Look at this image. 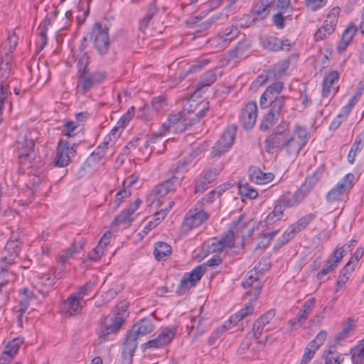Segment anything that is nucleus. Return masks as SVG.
Returning a JSON list of instances; mask_svg holds the SVG:
<instances>
[{
    "label": "nucleus",
    "instance_id": "14",
    "mask_svg": "<svg viewBox=\"0 0 364 364\" xmlns=\"http://www.w3.org/2000/svg\"><path fill=\"white\" fill-rule=\"evenodd\" d=\"M208 218L209 215L204 210L191 209L185 215L182 227L186 231L191 230L200 226Z\"/></svg>",
    "mask_w": 364,
    "mask_h": 364
},
{
    "label": "nucleus",
    "instance_id": "12",
    "mask_svg": "<svg viewBox=\"0 0 364 364\" xmlns=\"http://www.w3.org/2000/svg\"><path fill=\"white\" fill-rule=\"evenodd\" d=\"M35 144L31 139L25 138L23 141H18V156L21 166L31 168L32 167L35 154L33 152Z\"/></svg>",
    "mask_w": 364,
    "mask_h": 364
},
{
    "label": "nucleus",
    "instance_id": "13",
    "mask_svg": "<svg viewBox=\"0 0 364 364\" xmlns=\"http://www.w3.org/2000/svg\"><path fill=\"white\" fill-rule=\"evenodd\" d=\"M205 272V267L204 265L200 264L194 268L187 277L181 280L176 289L177 294L184 295L187 293L201 279Z\"/></svg>",
    "mask_w": 364,
    "mask_h": 364
},
{
    "label": "nucleus",
    "instance_id": "31",
    "mask_svg": "<svg viewBox=\"0 0 364 364\" xmlns=\"http://www.w3.org/2000/svg\"><path fill=\"white\" fill-rule=\"evenodd\" d=\"M222 75V72L218 70H210L205 73L202 80L198 83L196 87V91L201 92L204 87L210 86L218 76Z\"/></svg>",
    "mask_w": 364,
    "mask_h": 364
},
{
    "label": "nucleus",
    "instance_id": "60",
    "mask_svg": "<svg viewBox=\"0 0 364 364\" xmlns=\"http://www.w3.org/2000/svg\"><path fill=\"white\" fill-rule=\"evenodd\" d=\"M94 286H95V282L89 281V282H86L84 285L80 287V288L79 289V291L75 293L74 294H76V296H77V298L80 300H82L83 296L85 294H87V293L88 291H90L91 289H92Z\"/></svg>",
    "mask_w": 364,
    "mask_h": 364
},
{
    "label": "nucleus",
    "instance_id": "55",
    "mask_svg": "<svg viewBox=\"0 0 364 364\" xmlns=\"http://www.w3.org/2000/svg\"><path fill=\"white\" fill-rule=\"evenodd\" d=\"M239 33L237 26H232L225 30L224 35L220 36L219 40L223 42L231 41Z\"/></svg>",
    "mask_w": 364,
    "mask_h": 364
},
{
    "label": "nucleus",
    "instance_id": "15",
    "mask_svg": "<svg viewBox=\"0 0 364 364\" xmlns=\"http://www.w3.org/2000/svg\"><path fill=\"white\" fill-rule=\"evenodd\" d=\"M106 75L102 72L82 73L79 77L77 87H80L82 94L87 92L95 85L100 83Z\"/></svg>",
    "mask_w": 364,
    "mask_h": 364
},
{
    "label": "nucleus",
    "instance_id": "30",
    "mask_svg": "<svg viewBox=\"0 0 364 364\" xmlns=\"http://www.w3.org/2000/svg\"><path fill=\"white\" fill-rule=\"evenodd\" d=\"M20 302H19V312L18 321L21 323V317L23 314L26 311L29 306L30 301L34 299V294L28 288H24L23 291L20 294Z\"/></svg>",
    "mask_w": 364,
    "mask_h": 364
},
{
    "label": "nucleus",
    "instance_id": "9",
    "mask_svg": "<svg viewBox=\"0 0 364 364\" xmlns=\"http://www.w3.org/2000/svg\"><path fill=\"white\" fill-rule=\"evenodd\" d=\"M354 178L353 173L346 174L342 180L328 192L326 197L327 203H333L338 201L343 193L349 192L353 188Z\"/></svg>",
    "mask_w": 364,
    "mask_h": 364
},
{
    "label": "nucleus",
    "instance_id": "11",
    "mask_svg": "<svg viewBox=\"0 0 364 364\" xmlns=\"http://www.w3.org/2000/svg\"><path fill=\"white\" fill-rule=\"evenodd\" d=\"M77 144H70L69 141H60L58 142L56 155L53 163L55 166L65 167L68 166L70 161V155L74 156L75 154V148Z\"/></svg>",
    "mask_w": 364,
    "mask_h": 364
},
{
    "label": "nucleus",
    "instance_id": "16",
    "mask_svg": "<svg viewBox=\"0 0 364 364\" xmlns=\"http://www.w3.org/2000/svg\"><path fill=\"white\" fill-rule=\"evenodd\" d=\"M243 218L244 215H240L236 221H233L231 223V227L228 232L219 240L224 246V248H232L235 246L234 230L237 232H240L242 237L245 236L243 235V229L245 228L246 225L242 223Z\"/></svg>",
    "mask_w": 364,
    "mask_h": 364
},
{
    "label": "nucleus",
    "instance_id": "53",
    "mask_svg": "<svg viewBox=\"0 0 364 364\" xmlns=\"http://www.w3.org/2000/svg\"><path fill=\"white\" fill-rule=\"evenodd\" d=\"M1 272L0 273V293H1L5 287L9 285L11 280L14 279V275L9 273L6 269L1 266Z\"/></svg>",
    "mask_w": 364,
    "mask_h": 364
},
{
    "label": "nucleus",
    "instance_id": "36",
    "mask_svg": "<svg viewBox=\"0 0 364 364\" xmlns=\"http://www.w3.org/2000/svg\"><path fill=\"white\" fill-rule=\"evenodd\" d=\"M279 200L286 208L294 207L303 201L301 196L298 195L296 191L294 193H291L290 191H287Z\"/></svg>",
    "mask_w": 364,
    "mask_h": 364
},
{
    "label": "nucleus",
    "instance_id": "48",
    "mask_svg": "<svg viewBox=\"0 0 364 364\" xmlns=\"http://www.w3.org/2000/svg\"><path fill=\"white\" fill-rule=\"evenodd\" d=\"M285 208L286 207L283 205L282 203H280L279 200H278L277 204L274 206V210L267 215L266 218L267 222L270 223L280 218L281 215H283V212Z\"/></svg>",
    "mask_w": 364,
    "mask_h": 364
},
{
    "label": "nucleus",
    "instance_id": "49",
    "mask_svg": "<svg viewBox=\"0 0 364 364\" xmlns=\"http://www.w3.org/2000/svg\"><path fill=\"white\" fill-rule=\"evenodd\" d=\"M80 124L78 122L69 121L65 123L64 132L65 134L69 137L76 136L80 131Z\"/></svg>",
    "mask_w": 364,
    "mask_h": 364
},
{
    "label": "nucleus",
    "instance_id": "63",
    "mask_svg": "<svg viewBox=\"0 0 364 364\" xmlns=\"http://www.w3.org/2000/svg\"><path fill=\"white\" fill-rule=\"evenodd\" d=\"M354 99H355L354 97H352L348 101V102L342 107L339 114H338V116L342 117V118L344 119L345 120L347 119L348 114H350V112L352 110V108L355 105Z\"/></svg>",
    "mask_w": 364,
    "mask_h": 364
},
{
    "label": "nucleus",
    "instance_id": "27",
    "mask_svg": "<svg viewBox=\"0 0 364 364\" xmlns=\"http://www.w3.org/2000/svg\"><path fill=\"white\" fill-rule=\"evenodd\" d=\"M110 139V136H107L104 141L88 156L87 160L92 166L97 164L105 156Z\"/></svg>",
    "mask_w": 364,
    "mask_h": 364
},
{
    "label": "nucleus",
    "instance_id": "46",
    "mask_svg": "<svg viewBox=\"0 0 364 364\" xmlns=\"http://www.w3.org/2000/svg\"><path fill=\"white\" fill-rule=\"evenodd\" d=\"M326 337L327 332L324 330H321L317 333L316 336L309 343L307 346L316 351L321 346L323 345Z\"/></svg>",
    "mask_w": 364,
    "mask_h": 364
},
{
    "label": "nucleus",
    "instance_id": "45",
    "mask_svg": "<svg viewBox=\"0 0 364 364\" xmlns=\"http://www.w3.org/2000/svg\"><path fill=\"white\" fill-rule=\"evenodd\" d=\"M166 146L164 144H160L159 148H156L154 146H151L148 139L144 141L143 146L140 147L139 150L143 151L144 155H146L149 157L151 152L156 151V153H162L165 151Z\"/></svg>",
    "mask_w": 364,
    "mask_h": 364
},
{
    "label": "nucleus",
    "instance_id": "20",
    "mask_svg": "<svg viewBox=\"0 0 364 364\" xmlns=\"http://www.w3.org/2000/svg\"><path fill=\"white\" fill-rule=\"evenodd\" d=\"M82 310L80 300L76 294H71L60 304V313L64 316H71L79 314Z\"/></svg>",
    "mask_w": 364,
    "mask_h": 364
},
{
    "label": "nucleus",
    "instance_id": "42",
    "mask_svg": "<svg viewBox=\"0 0 364 364\" xmlns=\"http://www.w3.org/2000/svg\"><path fill=\"white\" fill-rule=\"evenodd\" d=\"M134 218L124 209L115 218L112 224L117 226L127 228L131 225Z\"/></svg>",
    "mask_w": 364,
    "mask_h": 364
},
{
    "label": "nucleus",
    "instance_id": "2",
    "mask_svg": "<svg viewBox=\"0 0 364 364\" xmlns=\"http://www.w3.org/2000/svg\"><path fill=\"white\" fill-rule=\"evenodd\" d=\"M196 156L197 151H193L187 158L183 161H179L174 169L173 175L154 188L153 191L159 200L174 190L175 187L180 184L183 178L181 174L186 171V166L193 161Z\"/></svg>",
    "mask_w": 364,
    "mask_h": 364
},
{
    "label": "nucleus",
    "instance_id": "26",
    "mask_svg": "<svg viewBox=\"0 0 364 364\" xmlns=\"http://www.w3.org/2000/svg\"><path fill=\"white\" fill-rule=\"evenodd\" d=\"M283 87V82L279 81L274 82L272 85H269L260 97V105H267L268 102H266V100L267 98H275L279 97L278 95L282 92Z\"/></svg>",
    "mask_w": 364,
    "mask_h": 364
},
{
    "label": "nucleus",
    "instance_id": "40",
    "mask_svg": "<svg viewBox=\"0 0 364 364\" xmlns=\"http://www.w3.org/2000/svg\"><path fill=\"white\" fill-rule=\"evenodd\" d=\"M210 63V60L208 58H203L199 60L195 64L191 65L187 70L181 72L179 74V77L181 80H183L186 77V75L200 71L203 68L206 66Z\"/></svg>",
    "mask_w": 364,
    "mask_h": 364
},
{
    "label": "nucleus",
    "instance_id": "8",
    "mask_svg": "<svg viewBox=\"0 0 364 364\" xmlns=\"http://www.w3.org/2000/svg\"><path fill=\"white\" fill-rule=\"evenodd\" d=\"M237 132V127L230 125L224 131L223 135L213 146L211 154L213 156H219L226 152L232 145Z\"/></svg>",
    "mask_w": 364,
    "mask_h": 364
},
{
    "label": "nucleus",
    "instance_id": "64",
    "mask_svg": "<svg viewBox=\"0 0 364 364\" xmlns=\"http://www.w3.org/2000/svg\"><path fill=\"white\" fill-rule=\"evenodd\" d=\"M364 358V345L358 346L353 350L352 352V360L354 363H358V361L363 360Z\"/></svg>",
    "mask_w": 364,
    "mask_h": 364
},
{
    "label": "nucleus",
    "instance_id": "52",
    "mask_svg": "<svg viewBox=\"0 0 364 364\" xmlns=\"http://www.w3.org/2000/svg\"><path fill=\"white\" fill-rule=\"evenodd\" d=\"M354 320L352 318H348L346 325L343 328V329L335 336V341L336 343H340L341 341H343L346 338H348L349 335V331L351 329Z\"/></svg>",
    "mask_w": 364,
    "mask_h": 364
},
{
    "label": "nucleus",
    "instance_id": "54",
    "mask_svg": "<svg viewBox=\"0 0 364 364\" xmlns=\"http://www.w3.org/2000/svg\"><path fill=\"white\" fill-rule=\"evenodd\" d=\"M336 267L333 265L331 262L328 261L327 264L323 267L316 275V279L320 282V284L324 282L328 279H325V277L330 272L334 271Z\"/></svg>",
    "mask_w": 364,
    "mask_h": 364
},
{
    "label": "nucleus",
    "instance_id": "23",
    "mask_svg": "<svg viewBox=\"0 0 364 364\" xmlns=\"http://www.w3.org/2000/svg\"><path fill=\"white\" fill-rule=\"evenodd\" d=\"M262 46L264 48L274 52L281 50H289L291 46L287 39L282 40L273 36L265 37L262 41Z\"/></svg>",
    "mask_w": 364,
    "mask_h": 364
},
{
    "label": "nucleus",
    "instance_id": "43",
    "mask_svg": "<svg viewBox=\"0 0 364 364\" xmlns=\"http://www.w3.org/2000/svg\"><path fill=\"white\" fill-rule=\"evenodd\" d=\"M14 242H9L6 244L5 247L6 250H10L11 249H13V252H11V254L9 256H4L1 258V262H5L6 264H11L14 262L15 258L17 257L19 251V247L17 245L14 246Z\"/></svg>",
    "mask_w": 364,
    "mask_h": 364
},
{
    "label": "nucleus",
    "instance_id": "22",
    "mask_svg": "<svg viewBox=\"0 0 364 364\" xmlns=\"http://www.w3.org/2000/svg\"><path fill=\"white\" fill-rule=\"evenodd\" d=\"M339 73L332 70L324 77L323 80L322 96L329 97L333 96L338 91V87L336 85L338 80Z\"/></svg>",
    "mask_w": 364,
    "mask_h": 364
},
{
    "label": "nucleus",
    "instance_id": "10",
    "mask_svg": "<svg viewBox=\"0 0 364 364\" xmlns=\"http://www.w3.org/2000/svg\"><path fill=\"white\" fill-rule=\"evenodd\" d=\"M208 102H205V104H203L202 106L199 105L198 111L194 114V116H193V111H191V113H189V115L187 117H185L175 127L172 126L173 128L171 129V132L176 133L186 132L190 129L192 125L198 122L209 111V107L208 106Z\"/></svg>",
    "mask_w": 364,
    "mask_h": 364
},
{
    "label": "nucleus",
    "instance_id": "29",
    "mask_svg": "<svg viewBox=\"0 0 364 364\" xmlns=\"http://www.w3.org/2000/svg\"><path fill=\"white\" fill-rule=\"evenodd\" d=\"M285 100L286 97L284 95H281L275 98H267L266 100V102H268L267 105L265 106L260 105V107L262 109L271 107L269 112L279 117L282 109L285 104Z\"/></svg>",
    "mask_w": 364,
    "mask_h": 364
},
{
    "label": "nucleus",
    "instance_id": "50",
    "mask_svg": "<svg viewBox=\"0 0 364 364\" xmlns=\"http://www.w3.org/2000/svg\"><path fill=\"white\" fill-rule=\"evenodd\" d=\"M340 13L338 7H333L327 16V19L325 21L330 25L328 31H334L335 27L338 23V17Z\"/></svg>",
    "mask_w": 364,
    "mask_h": 364
},
{
    "label": "nucleus",
    "instance_id": "61",
    "mask_svg": "<svg viewBox=\"0 0 364 364\" xmlns=\"http://www.w3.org/2000/svg\"><path fill=\"white\" fill-rule=\"evenodd\" d=\"M357 28L354 26H349L348 28L345 29L343 31L341 41H343L347 43H350L354 35L355 34Z\"/></svg>",
    "mask_w": 364,
    "mask_h": 364
},
{
    "label": "nucleus",
    "instance_id": "28",
    "mask_svg": "<svg viewBox=\"0 0 364 364\" xmlns=\"http://www.w3.org/2000/svg\"><path fill=\"white\" fill-rule=\"evenodd\" d=\"M255 299L250 301L248 303L245 304L244 308L241 309L240 311L232 314L227 321L229 323V325L230 326L231 324L235 326L237 323V322L243 319L245 316L251 314L255 309Z\"/></svg>",
    "mask_w": 364,
    "mask_h": 364
},
{
    "label": "nucleus",
    "instance_id": "6",
    "mask_svg": "<svg viewBox=\"0 0 364 364\" xmlns=\"http://www.w3.org/2000/svg\"><path fill=\"white\" fill-rule=\"evenodd\" d=\"M177 328L176 326L162 328L156 338L148 341L141 346V349L145 350L147 348H159L168 345L174 338Z\"/></svg>",
    "mask_w": 364,
    "mask_h": 364
},
{
    "label": "nucleus",
    "instance_id": "33",
    "mask_svg": "<svg viewBox=\"0 0 364 364\" xmlns=\"http://www.w3.org/2000/svg\"><path fill=\"white\" fill-rule=\"evenodd\" d=\"M277 79V74L274 70L264 71L252 82L250 89L256 90L267 82H273Z\"/></svg>",
    "mask_w": 364,
    "mask_h": 364
},
{
    "label": "nucleus",
    "instance_id": "5",
    "mask_svg": "<svg viewBox=\"0 0 364 364\" xmlns=\"http://www.w3.org/2000/svg\"><path fill=\"white\" fill-rule=\"evenodd\" d=\"M177 328L176 326L162 328L156 338L148 341L141 346V349L145 350L147 348H159L168 345L174 338Z\"/></svg>",
    "mask_w": 364,
    "mask_h": 364
},
{
    "label": "nucleus",
    "instance_id": "19",
    "mask_svg": "<svg viewBox=\"0 0 364 364\" xmlns=\"http://www.w3.org/2000/svg\"><path fill=\"white\" fill-rule=\"evenodd\" d=\"M154 328L151 320L148 318H144L133 325L127 336L130 338H135V342H137L140 336H144L152 332Z\"/></svg>",
    "mask_w": 364,
    "mask_h": 364
},
{
    "label": "nucleus",
    "instance_id": "57",
    "mask_svg": "<svg viewBox=\"0 0 364 364\" xmlns=\"http://www.w3.org/2000/svg\"><path fill=\"white\" fill-rule=\"evenodd\" d=\"M308 316L306 315L301 310L297 314V315L292 319L289 321V324L294 329L299 328L308 318Z\"/></svg>",
    "mask_w": 364,
    "mask_h": 364
},
{
    "label": "nucleus",
    "instance_id": "1",
    "mask_svg": "<svg viewBox=\"0 0 364 364\" xmlns=\"http://www.w3.org/2000/svg\"><path fill=\"white\" fill-rule=\"evenodd\" d=\"M307 141V130L305 127L296 125L291 133L289 123L282 122L265 139L264 150L269 154H273L274 149L284 150L287 155L296 156Z\"/></svg>",
    "mask_w": 364,
    "mask_h": 364
},
{
    "label": "nucleus",
    "instance_id": "21",
    "mask_svg": "<svg viewBox=\"0 0 364 364\" xmlns=\"http://www.w3.org/2000/svg\"><path fill=\"white\" fill-rule=\"evenodd\" d=\"M261 262H259L254 267V270H250L247 272V278L242 282V285L244 288L252 287L255 283L254 294L257 296L261 293V286L259 282L258 273H261L264 270L267 269V264H264L265 267H260Z\"/></svg>",
    "mask_w": 364,
    "mask_h": 364
},
{
    "label": "nucleus",
    "instance_id": "32",
    "mask_svg": "<svg viewBox=\"0 0 364 364\" xmlns=\"http://www.w3.org/2000/svg\"><path fill=\"white\" fill-rule=\"evenodd\" d=\"M23 339L21 337L14 338L6 346L5 350L1 353L2 358H6L7 360H11L14 355H16L20 346L23 343Z\"/></svg>",
    "mask_w": 364,
    "mask_h": 364
},
{
    "label": "nucleus",
    "instance_id": "37",
    "mask_svg": "<svg viewBox=\"0 0 364 364\" xmlns=\"http://www.w3.org/2000/svg\"><path fill=\"white\" fill-rule=\"evenodd\" d=\"M185 118V111L182 112L172 113L169 115L168 119L162 124L161 127L162 130L166 132H171V129L173 127H175L178 123Z\"/></svg>",
    "mask_w": 364,
    "mask_h": 364
},
{
    "label": "nucleus",
    "instance_id": "17",
    "mask_svg": "<svg viewBox=\"0 0 364 364\" xmlns=\"http://www.w3.org/2000/svg\"><path fill=\"white\" fill-rule=\"evenodd\" d=\"M257 117V104L253 101H250L242 108L240 117L244 129H251L256 122Z\"/></svg>",
    "mask_w": 364,
    "mask_h": 364
},
{
    "label": "nucleus",
    "instance_id": "62",
    "mask_svg": "<svg viewBox=\"0 0 364 364\" xmlns=\"http://www.w3.org/2000/svg\"><path fill=\"white\" fill-rule=\"evenodd\" d=\"M344 252V247H341L339 248L336 249L333 253V259H329L328 261L331 262L333 265H335L337 267L338 266V264L341 262L343 257Z\"/></svg>",
    "mask_w": 364,
    "mask_h": 364
},
{
    "label": "nucleus",
    "instance_id": "58",
    "mask_svg": "<svg viewBox=\"0 0 364 364\" xmlns=\"http://www.w3.org/2000/svg\"><path fill=\"white\" fill-rule=\"evenodd\" d=\"M203 319L202 318L198 319L194 318L191 320L192 325L191 328H194L196 326V334L194 336L193 338L201 336L206 331V326L203 325Z\"/></svg>",
    "mask_w": 364,
    "mask_h": 364
},
{
    "label": "nucleus",
    "instance_id": "51",
    "mask_svg": "<svg viewBox=\"0 0 364 364\" xmlns=\"http://www.w3.org/2000/svg\"><path fill=\"white\" fill-rule=\"evenodd\" d=\"M230 327L231 326L229 325V323L228 322H225L223 325L215 329L208 338V345L213 346L215 343V341L218 339L220 337V336Z\"/></svg>",
    "mask_w": 364,
    "mask_h": 364
},
{
    "label": "nucleus",
    "instance_id": "25",
    "mask_svg": "<svg viewBox=\"0 0 364 364\" xmlns=\"http://www.w3.org/2000/svg\"><path fill=\"white\" fill-rule=\"evenodd\" d=\"M138 343L135 342V338H130L127 336L122 350V358L124 363L129 364L132 362L134 352L137 348Z\"/></svg>",
    "mask_w": 364,
    "mask_h": 364
},
{
    "label": "nucleus",
    "instance_id": "44",
    "mask_svg": "<svg viewBox=\"0 0 364 364\" xmlns=\"http://www.w3.org/2000/svg\"><path fill=\"white\" fill-rule=\"evenodd\" d=\"M55 283V276H49V275H43L39 279L38 284L45 286V289H40L43 294L46 295L49 292L51 287Z\"/></svg>",
    "mask_w": 364,
    "mask_h": 364
},
{
    "label": "nucleus",
    "instance_id": "56",
    "mask_svg": "<svg viewBox=\"0 0 364 364\" xmlns=\"http://www.w3.org/2000/svg\"><path fill=\"white\" fill-rule=\"evenodd\" d=\"M78 252L79 250L77 249V246L75 244L72 245L59 256L60 262L62 263V264H64L70 258Z\"/></svg>",
    "mask_w": 364,
    "mask_h": 364
},
{
    "label": "nucleus",
    "instance_id": "47",
    "mask_svg": "<svg viewBox=\"0 0 364 364\" xmlns=\"http://www.w3.org/2000/svg\"><path fill=\"white\" fill-rule=\"evenodd\" d=\"M279 117L275 116L273 113L269 112L264 115L263 117L259 127L262 131H266L269 128H270L278 120Z\"/></svg>",
    "mask_w": 364,
    "mask_h": 364
},
{
    "label": "nucleus",
    "instance_id": "59",
    "mask_svg": "<svg viewBox=\"0 0 364 364\" xmlns=\"http://www.w3.org/2000/svg\"><path fill=\"white\" fill-rule=\"evenodd\" d=\"M166 133V132L164 130H162V128L160 127L157 132H154L149 136L147 139L151 144V146H155L159 142H161Z\"/></svg>",
    "mask_w": 364,
    "mask_h": 364
},
{
    "label": "nucleus",
    "instance_id": "35",
    "mask_svg": "<svg viewBox=\"0 0 364 364\" xmlns=\"http://www.w3.org/2000/svg\"><path fill=\"white\" fill-rule=\"evenodd\" d=\"M171 247L164 242H159L155 245L154 256L158 261H164L171 254Z\"/></svg>",
    "mask_w": 364,
    "mask_h": 364
},
{
    "label": "nucleus",
    "instance_id": "41",
    "mask_svg": "<svg viewBox=\"0 0 364 364\" xmlns=\"http://www.w3.org/2000/svg\"><path fill=\"white\" fill-rule=\"evenodd\" d=\"M238 193L242 196L249 199L256 198L258 192L256 189L251 188L248 183L240 181L238 183Z\"/></svg>",
    "mask_w": 364,
    "mask_h": 364
},
{
    "label": "nucleus",
    "instance_id": "34",
    "mask_svg": "<svg viewBox=\"0 0 364 364\" xmlns=\"http://www.w3.org/2000/svg\"><path fill=\"white\" fill-rule=\"evenodd\" d=\"M316 218V214L309 213L300 218L296 223L291 225L289 228L294 235L304 230L308 225Z\"/></svg>",
    "mask_w": 364,
    "mask_h": 364
},
{
    "label": "nucleus",
    "instance_id": "39",
    "mask_svg": "<svg viewBox=\"0 0 364 364\" xmlns=\"http://www.w3.org/2000/svg\"><path fill=\"white\" fill-rule=\"evenodd\" d=\"M250 44L246 39L240 40L236 45L235 49L230 51V55L232 58H243L246 51L250 48Z\"/></svg>",
    "mask_w": 364,
    "mask_h": 364
},
{
    "label": "nucleus",
    "instance_id": "24",
    "mask_svg": "<svg viewBox=\"0 0 364 364\" xmlns=\"http://www.w3.org/2000/svg\"><path fill=\"white\" fill-rule=\"evenodd\" d=\"M274 174L272 173H264L256 167L249 169V178L250 181L262 185L272 181L274 179Z\"/></svg>",
    "mask_w": 364,
    "mask_h": 364
},
{
    "label": "nucleus",
    "instance_id": "18",
    "mask_svg": "<svg viewBox=\"0 0 364 364\" xmlns=\"http://www.w3.org/2000/svg\"><path fill=\"white\" fill-rule=\"evenodd\" d=\"M323 173V167L321 166L317 168L315 171L308 176L301 186L296 191V192L301 196V200H304L305 198L310 193L314 186L320 180Z\"/></svg>",
    "mask_w": 364,
    "mask_h": 364
},
{
    "label": "nucleus",
    "instance_id": "3",
    "mask_svg": "<svg viewBox=\"0 0 364 364\" xmlns=\"http://www.w3.org/2000/svg\"><path fill=\"white\" fill-rule=\"evenodd\" d=\"M89 38L92 43L93 48L99 55L107 54L111 46L108 26L100 22H95L89 33Z\"/></svg>",
    "mask_w": 364,
    "mask_h": 364
},
{
    "label": "nucleus",
    "instance_id": "38",
    "mask_svg": "<svg viewBox=\"0 0 364 364\" xmlns=\"http://www.w3.org/2000/svg\"><path fill=\"white\" fill-rule=\"evenodd\" d=\"M157 11L158 9L154 3L149 4L145 16L143 17V18L141 19L139 22V28L140 31H144L145 29L147 28L150 23V21L157 13Z\"/></svg>",
    "mask_w": 364,
    "mask_h": 364
},
{
    "label": "nucleus",
    "instance_id": "4",
    "mask_svg": "<svg viewBox=\"0 0 364 364\" xmlns=\"http://www.w3.org/2000/svg\"><path fill=\"white\" fill-rule=\"evenodd\" d=\"M126 321V316L119 312L113 313L104 318L100 326V337L107 338L117 333Z\"/></svg>",
    "mask_w": 364,
    "mask_h": 364
},
{
    "label": "nucleus",
    "instance_id": "7",
    "mask_svg": "<svg viewBox=\"0 0 364 364\" xmlns=\"http://www.w3.org/2000/svg\"><path fill=\"white\" fill-rule=\"evenodd\" d=\"M177 328L176 326L162 328L156 338L148 341L141 346V349L145 350L147 348H159L168 345L174 338Z\"/></svg>",
    "mask_w": 364,
    "mask_h": 364
}]
</instances>
